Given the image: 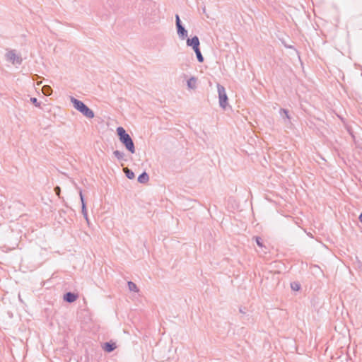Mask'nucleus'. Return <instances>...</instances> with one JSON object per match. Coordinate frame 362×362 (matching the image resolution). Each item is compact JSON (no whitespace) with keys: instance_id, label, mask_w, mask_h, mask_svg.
<instances>
[{"instance_id":"nucleus-9","label":"nucleus","mask_w":362,"mask_h":362,"mask_svg":"<svg viewBox=\"0 0 362 362\" xmlns=\"http://www.w3.org/2000/svg\"><path fill=\"white\" fill-rule=\"evenodd\" d=\"M116 347L115 343L113 342H105L103 345V349L108 353L113 351Z\"/></svg>"},{"instance_id":"nucleus-11","label":"nucleus","mask_w":362,"mask_h":362,"mask_svg":"<svg viewBox=\"0 0 362 362\" xmlns=\"http://www.w3.org/2000/svg\"><path fill=\"white\" fill-rule=\"evenodd\" d=\"M148 180H149V176L146 172L142 173L138 177V182L139 183H142V184L146 183L148 181Z\"/></svg>"},{"instance_id":"nucleus-18","label":"nucleus","mask_w":362,"mask_h":362,"mask_svg":"<svg viewBox=\"0 0 362 362\" xmlns=\"http://www.w3.org/2000/svg\"><path fill=\"white\" fill-rule=\"evenodd\" d=\"M291 286L293 291H298L300 288V284L296 282L291 283Z\"/></svg>"},{"instance_id":"nucleus-21","label":"nucleus","mask_w":362,"mask_h":362,"mask_svg":"<svg viewBox=\"0 0 362 362\" xmlns=\"http://www.w3.org/2000/svg\"><path fill=\"white\" fill-rule=\"evenodd\" d=\"M54 192L56 193V194L57 196L59 197V194H60V192H61V189L59 186H57L54 187Z\"/></svg>"},{"instance_id":"nucleus-5","label":"nucleus","mask_w":362,"mask_h":362,"mask_svg":"<svg viewBox=\"0 0 362 362\" xmlns=\"http://www.w3.org/2000/svg\"><path fill=\"white\" fill-rule=\"evenodd\" d=\"M6 57L8 61L11 62L13 64H21L22 63V58L16 54L14 50L8 51L6 54Z\"/></svg>"},{"instance_id":"nucleus-10","label":"nucleus","mask_w":362,"mask_h":362,"mask_svg":"<svg viewBox=\"0 0 362 362\" xmlns=\"http://www.w3.org/2000/svg\"><path fill=\"white\" fill-rule=\"evenodd\" d=\"M187 85L189 89H195L197 88V78L194 76L191 77L187 81Z\"/></svg>"},{"instance_id":"nucleus-15","label":"nucleus","mask_w":362,"mask_h":362,"mask_svg":"<svg viewBox=\"0 0 362 362\" xmlns=\"http://www.w3.org/2000/svg\"><path fill=\"white\" fill-rule=\"evenodd\" d=\"M113 154L119 160L124 159V153L123 152L116 150L113 152Z\"/></svg>"},{"instance_id":"nucleus-3","label":"nucleus","mask_w":362,"mask_h":362,"mask_svg":"<svg viewBox=\"0 0 362 362\" xmlns=\"http://www.w3.org/2000/svg\"><path fill=\"white\" fill-rule=\"evenodd\" d=\"M217 90L218 93L219 105L221 107L225 110L228 105V96L226 92V89L222 85L218 83Z\"/></svg>"},{"instance_id":"nucleus-12","label":"nucleus","mask_w":362,"mask_h":362,"mask_svg":"<svg viewBox=\"0 0 362 362\" xmlns=\"http://www.w3.org/2000/svg\"><path fill=\"white\" fill-rule=\"evenodd\" d=\"M124 172L127 178L132 180L135 177L134 172L132 170L129 169L128 168H124Z\"/></svg>"},{"instance_id":"nucleus-4","label":"nucleus","mask_w":362,"mask_h":362,"mask_svg":"<svg viewBox=\"0 0 362 362\" xmlns=\"http://www.w3.org/2000/svg\"><path fill=\"white\" fill-rule=\"evenodd\" d=\"M175 25L177 33L181 40H185L187 37V30L182 25L179 15H175Z\"/></svg>"},{"instance_id":"nucleus-2","label":"nucleus","mask_w":362,"mask_h":362,"mask_svg":"<svg viewBox=\"0 0 362 362\" xmlns=\"http://www.w3.org/2000/svg\"><path fill=\"white\" fill-rule=\"evenodd\" d=\"M70 100L73 104L75 109L82 113L85 117L88 119H92L94 117L95 115L92 110H90L86 104H84L82 101L75 98L74 97H71Z\"/></svg>"},{"instance_id":"nucleus-1","label":"nucleus","mask_w":362,"mask_h":362,"mask_svg":"<svg viewBox=\"0 0 362 362\" xmlns=\"http://www.w3.org/2000/svg\"><path fill=\"white\" fill-rule=\"evenodd\" d=\"M117 133L119 136V139L120 142L126 147V148L131 153H135V146L133 142L132 139L128 134L125 129L122 127H119L117 129Z\"/></svg>"},{"instance_id":"nucleus-20","label":"nucleus","mask_w":362,"mask_h":362,"mask_svg":"<svg viewBox=\"0 0 362 362\" xmlns=\"http://www.w3.org/2000/svg\"><path fill=\"white\" fill-rule=\"evenodd\" d=\"M30 101L35 107L40 106V103L37 101V99L36 98H31Z\"/></svg>"},{"instance_id":"nucleus-13","label":"nucleus","mask_w":362,"mask_h":362,"mask_svg":"<svg viewBox=\"0 0 362 362\" xmlns=\"http://www.w3.org/2000/svg\"><path fill=\"white\" fill-rule=\"evenodd\" d=\"M42 91L45 95H50L52 93V89L49 86H44L42 88Z\"/></svg>"},{"instance_id":"nucleus-7","label":"nucleus","mask_w":362,"mask_h":362,"mask_svg":"<svg viewBox=\"0 0 362 362\" xmlns=\"http://www.w3.org/2000/svg\"><path fill=\"white\" fill-rule=\"evenodd\" d=\"M199 40L197 36H194L192 38H188L187 40V45L189 47H192V49L194 50L197 48H199Z\"/></svg>"},{"instance_id":"nucleus-6","label":"nucleus","mask_w":362,"mask_h":362,"mask_svg":"<svg viewBox=\"0 0 362 362\" xmlns=\"http://www.w3.org/2000/svg\"><path fill=\"white\" fill-rule=\"evenodd\" d=\"M79 196H80V199H81V213H82L84 218L86 219V221L87 222V224L89 225L90 224V221H89V218H88V216L86 204V202H85V200H84V197H83V193H82L81 190H80V192H79Z\"/></svg>"},{"instance_id":"nucleus-17","label":"nucleus","mask_w":362,"mask_h":362,"mask_svg":"<svg viewBox=\"0 0 362 362\" xmlns=\"http://www.w3.org/2000/svg\"><path fill=\"white\" fill-rule=\"evenodd\" d=\"M280 114L283 117H285L286 119H287L288 121L290 120V117H289V115H288V110H286V109H283L281 108L280 110Z\"/></svg>"},{"instance_id":"nucleus-23","label":"nucleus","mask_w":362,"mask_h":362,"mask_svg":"<svg viewBox=\"0 0 362 362\" xmlns=\"http://www.w3.org/2000/svg\"><path fill=\"white\" fill-rule=\"evenodd\" d=\"M240 312L241 313H245V312L242 308H240Z\"/></svg>"},{"instance_id":"nucleus-8","label":"nucleus","mask_w":362,"mask_h":362,"mask_svg":"<svg viewBox=\"0 0 362 362\" xmlns=\"http://www.w3.org/2000/svg\"><path fill=\"white\" fill-rule=\"evenodd\" d=\"M78 296L76 293L67 292L64 295L63 299L67 303H73L78 298Z\"/></svg>"},{"instance_id":"nucleus-16","label":"nucleus","mask_w":362,"mask_h":362,"mask_svg":"<svg viewBox=\"0 0 362 362\" xmlns=\"http://www.w3.org/2000/svg\"><path fill=\"white\" fill-rule=\"evenodd\" d=\"M195 54H196V56H197V60L199 62H204V57L201 53V51H200V49L199 48H197L196 49L194 50Z\"/></svg>"},{"instance_id":"nucleus-14","label":"nucleus","mask_w":362,"mask_h":362,"mask_svg":"<svg viewBox=\"0 0 362 362\" xmlns=\"http://www.w3.org/2000/svg\"><path fill=\"white\" fill-rule=\"evenodd\" d=\"M127 284H128V288H129V291L136 292V293L139 292V288H138L137 286L134 282L128 281Z\"/></svg>"},{"instance_id":"nucleus-19","label":"nucleus","mask_w":362,"mask_h":362,"mask_svg":"<svg viewBox=\"0 0 362 362\" xmlns=\"http://www.w3.org/2000/svg\"><path fill=\"white\" fill-rule=\"evenodd\" d=\"M255 241L257 244V245L260 247H264V245H263V243H262V240L261 238L259 237H255Z\"/></svg>"},{"instance_id":"nucleus-22","label":"nucleus","mask_w":362,"mask_h":362,"mask_svg":"<svg viewBox=\"0 0 362 362\" xmlns=\"http://www.w3.org/2000/svg\"><path fill=\"white\" fill-rule=\"evenodd\" d=\"M358 219L362 223V213L360 214Z\"/></svg>"}]
</instances>
